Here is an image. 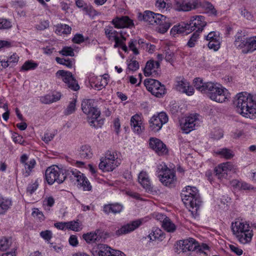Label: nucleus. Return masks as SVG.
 <instances>
[{"instance_id":"4468645a","label":"nucleus","mask_w":256,"mask_h":256,"mask_svg":"<svg viewBox=\"0 0 256 256\" xmlns=\"http://www.w3.org/2000/svg\"><path fill=\"white\" fill-rule=\"evenodd\" d=\"M144 84L147 90L158 98L162 96L166 92L164 85L156 80L147 78L144 80Z\"/></svg>"},{"instance_id":"680f3d73","label":"nucleus","mask_w":256,"mask_h":256,"mask_svg":"<svg viewBox=\"0 0 256 256\" xmlns=\"http://www.w3.org/2000/svg\"><path fill=\"white\" fill-rule=\"evenodd\" d=\"M84 10L90 16L94 17L98 14V12L90 6L87 4L84 6Z\"/></svg>"},{"instance_id":"09e8293b","label":"nucleus","mask_w":256,"mask_h":256,"mask_svg":"<svg viewBox=\"0 0 256 256\" xmlns=\"http://www.w3.org/2000/svg\"><path fill=\"white\" fill-rule=\"evenodd\" d=\"M38 64L30 60L26 61L21 68V70L28 71L35 69Z\"/></svg>"},{"instance_id":"e2e57ef3","label":"nucleus","mask_w":256,"mask_h":256,"mask_svg":"<svg viewBox=\"0 0 256 256\" xmlns=\"http://www.w3.org/2000/svg\"><path fill=\"white\" fill-rule=\"evenodd\" d=\"M40 234L41 238L47 242H49L52 237V233L50 230L42 231Z\"/></svg>"},{"instance_id":"052dcab7","label":"nucleus","mask_w":256,"mask_h":256,"mask_svg":"<svg viewBox=\"0 0 256 256\" xmlns=\"http://www.w3.org/2000/svg\"><path fill=\"white\" fill-rule=\"evenodd\" d=\"M127 64L128 69L132 71H135L139 68L138 62L136 60H127Z\"/></svg>"},{"instance_id":"6e6552de","label":"nucleus","mask_w":256,"mask_h":256,"mask_svg":"<svg viewBox=\"0 0 256 256\" xmlns=\"http://www.w3.org/2000/svg\"><path fill=\"white\" fill-rule=\"evenodd\" d=\"M208 94L211 100L219 103L226 102L230 98V94L228 90L218 83L212 82Z\"/></svg>"},{"instance_id":"7ed1b4c3","label":"nucleus","mask_w":256,"mask_h":256,"mask_svg":"<svg viewBox=\"0 0 256 256\" xmlns=\"http://www.w3.org/2000/svg\"><path fill=\"white\" fill-rule=\"evenodd\" d=\"M232 234L242 244H249L253 236L252 230L249 224L242 219H236L231 224Z\"/></svg>"},{"instance_id":"4d7b16f0","label":"nucleus","mask_w":256,"mask_h":256,"mask_svg":"<svg viewBox=\"0 0 256 256\" xmlns=\"http://www.w3.org/2000/svg\"><path fill=\"white\" fill-rule=\"evenodd\" d=\"M232 184H236L240 187L241 189L245 190H252L254 188V187L252 185L246 182H239L237 180H234L232 182Z\"/></svg>"},{"instance_id":"412c9836","label":"nucleus","mask_w":256,"mask_h":256,"mask_svg":"<svg viewBox=\"0 0 256 256\" xmlns=\"http://www.w3.org/2000/svg\"><path fill=\"white\" fill-rule=\"evenodd\" d=\"M146 221L147 218H146L132 221L124 225L120 228L116 230V234L118 236H120L130 232Z\"/></svg>"},{"instance_id":"0eeeda50","label":"nucleus","mask_w":256,"mask_h":256,"mask_svg":"<svg viewBox=\"0 0 256 256\" xmlns=\"http://www.w3.org/2000/svg\"><path fill=\"white\" fill-rule=\"evenodd\" d=\"M182 200L187 208H196L200 205L199 194L198 189L194 186H186L181 194Z\"/></svg>"},{"instance_id":"ddd939ff","label":"nucleus","mask_w":256,"mask_h":256,"mask_svg":"<svg viewBox=\"0 0 256 256\" xmlns=\"http://www.w3.org/2000/svg\"><path fill=\"white\" fill-rule=\"evenodd\" d=\"M200 124V116L197 114H191L180 120V127L184 132L188 134L194 130Z\"/></svg>"},{"instance_id":"3c124183","label":"nucleus","mask_w":256,"mask_h":256,"mask_svg":"<svg viewBox=\"0 0 256 256\" xmlns=\"http://www.w3.org/2000/svg\"><path fill=\"white\" fill-rule=\"evenodd\" d=\"M39 185V180H36L31 182L27 188V193L32 194L38 188Z\"/></svg>"},{"instance_id":"473e14b6","label":"nucleus","mask_w":256,"mask_h":256,"mask_svg":"<svg viewBox=\"0 0 256 256\" xmlns=\"http://www.w3.org/2000/svg\"><path fill=\"white\" fill-rule=\"evenodd\" d=\"M159 68L158 62H154L153 60L147 62L144 70V73L146 76H150L156 74V70Z\"/></svg>"},{"instance_id":"f704fd0d","label":"nucleus","mask_w":256,"mask_h":256,"mask_svg":"<svg viewBox=\"0 0 256 256\" xmlns=\"http://www.w3.org/2000/svg\"><path fill=\"white\" fill-rule=\"evenodd\" d=\"M71 31V27L66 24H59L54 26V32L59 36H68L70 34Z\"/></svg>"},{"instance_id":"c756f323","label":"nucleus","mask_w":256,"mask_h":256,"mask_svg":"<svg viewBox=\"0 0 256 256\" xmlns=\"http://www.w3.org/2000/svg\"><path fill=\"white\" fill-rule=\"evenodd\" d=\"M112 24L118 28H128L133 25L132 20L127 16L116 17L112 20Z\"/></svg>"},{"instance_id":"f257e3e1","label":"nucleus","mask_w":256,"mask_h":256,"mask_svg":"<svg viewBox=\"0 0 256 256\" xmlns=\"http://www.w3.org/2000/svg\"><path fill=\"white\" fill-rule=\"evenodd\" d=\"M234 104L237 111L243 116L254 118L256 116V94L246 92L238 94L235 98Z\"/></svg>"},{"instance_id":"bf43d9fd","label":"nucleus","mask_w":256,"mask_h":256,"mask_svg":"<svg viewBox=\"0 0 256 256\" xmlns=\"http://www.w3.org/2000/svg\"><path fill=\"white\" fill-rule=\"evenodd\" d=\"M60 53L64 56H74V50L70 46H64L60 52Z\"/></svg>"},{"instance_id":"58836bf2","label":"nucleus","mask_w":256,"mask_h":256,"mask_svg":"<svg viewBox=\"0 0 256 256\" xmlns=\"http://www.w3.org/2000/svg\"><path fill=\"white\" fill-rule=\"evenodd\" d=\"M11 200L0 196V214H5L12 206Z\"/></svg>"},{"instance_id":"1a4fd4ad","label":"nucleus","mask_w":256,"mask_h":256,"mask_svg":"<svg viewBox=\"0 0 256 256\" xmlns=\"http://www.w3.org/2000/svg\"><path fill=\"white\" fill-rule=\"evenodd\" d=\"M156 173L160 182L166 186H170L176 182L174 170L168 168L164 162L158 165Z\"/></svg>"},{"instance_id":"cd10ccee","label":"nucleus","mask_w":256,"mask_h":256,"mask_svg":"<svg viewBox=\"0 0 256 256\" xmlns=\"http://www.w3.org/2000/svg\"><path fill=\"white\" fill-rule=\"evenodd\" d=\"M20 57L16 53H13L7 56H0V63L3 68L13 67L17 64Z\"/></svg>"},{"instance_id":"f8f14e48","label":"nucleus","mask_w":256,"mask_h":256,"mask_svg":"<svg viewBox=\"0 0 256 256\" xmlns=\"http://www.w3.org/2000/svg\"><path fill=\"white\" fill-rule=\"evenodd\" d=\"M105 33L110 40L114 41V48L120 47L124 52H128V48L124 44L126 39L122 30L118 32L112 27H108L105 29Z\"/></svg>"},{"instance_id":"5fc2aeb1","label":"nucleus","mask_w":256,"mask_h":256,"mask_svg":"<svg viewBox=\"0 0 256 256\" xmlns=\"http://www.w3.org/2000/svg\"><path fill=\"white\" fill-rule=\"evenodd\" d=\"M56 60L58 64L64 65L68 68H72L74 66L73 62L69 59H64L56 57Z\"/></svg>"},{"instance_id":"6e6d98bb","label":"nucleus","mask_w":256,"mask_h":256,"mask_svg":"<svg viewBox=\"0 0 256 256\" xmlns=\"http://www.w3.org/2000/svg\"><path fill=\"white\" fill-rule=\"evenodd\" d=\"M76 100H74L70 102L66 110H64V114L66 115L74 113L76 109Z\"/></svg>"},{"instance_id":"aec40b11","label":"nucleus","mask_w":256,"mask_h":256,"mask_svg":"<svg viewBox=\"0 0 256 256\" xmlns=\"http://www.w3.org/2000/svg\"><path fill=\"white\" fill-rule=\"evenodd\" d=\"M175 88L178 92L191 96L194 93V90L190 82L183 78H176L174 84Z\"/></svg>"},{"instance_id":"39448f33","label":"nucleus","mask_w":256,"mask_h":256,"mask_svg":"<svg viewBox=\"0 0 256 256\" xmlns=\"http://www.w3.org/2000/svg\"><path fill=\"white\" fill-rule=\"evenodd\" d=\"M234 44L242 54L252 53L256 50V36H248L240 30L234 36Z\"/></svg>"},{"instance_id":"a878e982","label":"nucleus","mask_w":256,"mask_h":256,"mask_svg":"<svg viewBox=\"0 0 256 256\" xmlns=\"http://www.w3.org/2000/svg\"><path fill=\"white\" fill-rule=\"evenodd\" d=\"M130 126L134 132L141 134L144 130L143 118L142 114H136L130 119Z\"/></svg>"},{"instance_id":"f03ea898","label":"nucleus","mask_w":256,"mask_h":256,"mask_svg":"<svg viewBox=\"0 0 256 256\" xmlns=\"http://www.w3.org/2000/svg\"><path fill=\"white\" fill-rule=\"evenodd\" d=\"M138 18L139 20L144 21L150 25L159 26L158 32L161 34L166 32L171 26L169 18L162 14L150 10L139 12Z\"/></svg>"},{"instance_id":"f3484780","label":"nucleus","mask_w":256,"mask_h":256,"mask_svg":"<svg viewBox=\"0 0 256 256\" xmlns=\"http://www.w3.org/2000/svg\"><path fill=\"white\" fill-rule=\"evenodd\" d=\"M165 238V233L161 229L154 228L147 236L148 240L146 243V246L151 248L154 247L157 244L164 240Z\"/></svg>"},{"instance_id":"4be33fe9","label":"nucleus","mask_w":256,"mask_h":256,"mask_svg":"<svg viewBox=\"0 0 256 256\" xmlns=\"http://www.w3.org/2000/svg\"><path fill=\"white\" fill-rule=\"evenodd\" d=\"M206 40L208 42V48L214 52L218 51L221 45L222 38L217 32H210L206 36Z\"/></svg>"},{"instance_id":"de8ad7c7","label":"nucleus","mask_w":256,"mask_h":256,"mask_svg":"<svg viewBox=\"0 0 256 256\" xmlns=\"http://www.w3.org/2000/svg\"><path fill=\"white\" fill-rule=\"evenodd\" d=\"M68 230L75 232L80 231L82 229V224L78 221H71L68 222Z\"/></svg>"},{"instance_id":"20e7f679","label":"nucleus","mask_w":256,"mask_h":256,"mask_svg":"<svg viewBox=\"0 0 256 256\" xmlns=\"http://www.w3.org/2000/svg\"><path fill=\"white\" fill-rule=\"evenodd\" d=\"M82 112L87 116L89 124L94 128L102 126L104 120L100 118V111L94 106V101L92 100H86L82 102Z\"/></svg>"},{"instance_id":"dca6fc26","label":"nucleus","mask_w":256,"mask_h":256,"mask_svg":"<svg viewBox=\"0 0 256 256\" xmlns=\"http://www.w3.org/2000/svg\"><path fill=\"white\" fill-rule=\"evenodd\" d=\"M168 122V116L164 112L154 114L150 120V128L152 131H159L162 126Z\"/></svg>"},{"instance_id":"774afa93","label":"nucleus","mask_w":256,"mask_h":256,"mask_svg":"<svg viewBox=\"0 0 256 256\" xmlns=\"http://www.w3.org/2000/svg\"><path fill=\"white\" fill-rule=\"evenodd\" d=\"M72 41L73 42L76 44H80L84 41V38L83 36L81 34H76L72 38Z\"/></svg>"},{"instance_id":"c9c22d12","label":"nucleus","mask_w":256,"mask_h":256,"mask_svg":"<svg viewBox=\"0 0 256 256\" xmlns=\"http://www.w3.org/2000/svg\"><path fill=\"white\" fill-rule=\"evenodd\" d=\"M155 6L162 12L170 10L172 7L170 0H156Z\"/></svg>"},{"instance_id":"338daca9","label":"nucleus","mask_w":256,"mask_h":256,"mask_svg":"<svg viewBox=\"0 0 256 256\" xmlns=\"http://www.w3.org/2000/svg\"><path fill=\"white\" fill-rule=\"evenodd\" d=\"M40 100L42 102L46 104L52 103V98L51 94H48L40 97Z\"/></svg>"},{"instance_id":"864d4df0","label":"nucleus","mask_w":256,"mask_h":256,"mask_svg":"<svg viewBox=\"0 0 256 256\" xmlns=\"http://www.w3.org/2000/svg\"><path fill=\"white\" fill-rule=\"evenodd\" d=\"M200 32H194L191 36L190 39L187 43V45L190 48H192L195 46L198 39L200 37Z\"/></svg>"},{"instance_id":"37998d69","label":"nucleus","mask_w":256,"mask_h":256,"mask_svg":"<svg viewBox=\"0 0 256 256\" xmlns=\"http://www.w3.org/2000/svg\"><path fill=\"white\" fill-rule=\"evenodd\" d=\"M162 226L164 230L169 232H173L176 230V226L168 217L162 224Z\"/></svg>"},{"instance_id":"423d86ee","label":"nucleus","mask_w":256,"mask_h":256,"mask_svg":"<svg viewBox=\"0 0 256 256\" xmlns=\"http://www.w3.org/2000/svg\"><path fill=\"white\" fill-rule=\"evenodd\" d=\"M176 252L180 253L188 251L196 250L200 252L206 254L204 250H208V246L205 244L200 245L198 242L194 238H188L178 241L176 247Z\"/></svg>"},{"instance_id":"7c9ffc66","label":"nucleus","mask_w":256,"mask_h":256,"mask_svg":"<svg viewBox=\"0 0 256 256\" xmlns=\"http://www.w3.org/2000/svg\"><path fill=\"white\" fill-rule=\"evenodd\" d=\"M212 82H204L203 80L200 78H194L193 82L196 88L202 93H208L210 88L212 86Z\"/></svg>"},{"instance_id":"9b49d317","label":"nucleus","mask_w":256,"mask_h":256,"mask_svg":"<svg viewBox=\"0 0 256 256\" xmlns=\"http://www.w3.org/2000/svg\"><path fill=\"white\" fill-rule=\"evenodd\" d=\"M67 172L71 180L75 182L78 187L82 188L84 191L92 190V186L83 173L74 168H69Z\"/></svg>"},{"instance_id":"a18cd8bd","label":"nucleus","mask_w":256,"mask_h":256,"mask_svg":"<svg viewBox=\"0 0 256 256\" xmlns=\"http://www.w3.org/2000/svg\"><path fill=\"white\" fill-rule=\"evenodd\" d=\"M54 198L51 196H46L43 200V206L46 210H50V208L54 204Z\"/></svg>"},{"instance_id":"13d9d810","label":"nucleus","mask_w":256,"mask_h":256,"mask_svg":"<svg viewBox=\"0 0 256 256\" xmlns=\"http://www.w3.org/2000/svg\"><path fill=\"white\" fill-rule=\"evenodd\" d=\"M32 215L34 218H37L40 221L44 220V216L42 212L37 208L32 209Z\"/></svg>"},{"instance_id":"a19ab883","label":"nucleus","mask_w":256,"mask_h":256,"mask_svg":"<svg viewBox=\"0 0 256 256\" xmlns=\"http://www.w3.org/2000/svg\"><path fill=\"white\" fill-rule=\"evenodd\" d=\"M101 158L106 159V160H110L115 163H120L118 159V152L114 150H108L104 156Z\"/></svg>"},{"instance_id":"603ef678","label":"nucleus","mask_w":256,"mask_h":256,"mask_svg":"<svg viewBox=\"0 0 256 256\" xmlns=\"http://www.w3.org/2000/svg\"><path fill=\"white\" fill-rule=\"evenodd\" d=\"M129 49L132 50L134 54L138 55L139 54L138 46L137 44V40H131L128 44Z\"/></svg>"},{"instance_id":"e433bc0d","label":"nucleus","mask_w":256,"mask_h":256,"mask_svg":"<svg viewBox=\"0 0 256 256\" xmlns=\"http://www.w3.org/2000/svg\"><path fill=\"white\" fill-rule=\"evenodd\" d=\"M108 74H105L102 76H99L96 78L94 82H92L94 83V88L97 90H100L104 88L108 83Z\"/></svg>"},{"instance_id":"393cba45","label":"nucleus","mask_w":256,"mask_h":256,"mask_svg":"<svg viewBox=\"0 0 256 256\" xmlns=\"http://www.w3.org/2000/svg\"><path fill=\"white\" fill-rule=\"evenodd\" d=\"M236 167L230 162L219 164L214 168L216 175L220 179L225 178L230 172H235Z\"/></svg>"},{"instance_id":"6ab92c4d","label":"nucleus","mask_w":256,"mask_h":256,"mask_svg":"<svg viewBox=\"0 0 256 256\" xmlns=\"http://www.w3.org/2000/svg\"><path fill=\"white\" fill-rule=\"evenodd\" d=\"M200 5L199 0H178L174 7L178 11L188 12L198 8Z\"/></svg>"},{"instance_id":"9d476101","label":"nucleus","mask_w":256,"mask_h":256,"mask_svg":"<svg viewBox=\"0 0 256 256\" xmlns=\"http://www.w3.org/2000/svg\"><path fill=\"white\" fill-rule=\"evenodd\" d=\"M66 170L57 166L48 168L45 172V179L48 184L52 185L55 182L61 184L66 178Z\"/></svg>"},{"instance_id":"b1692460","label":"nucleus","mask_w":256,"mask_h":256,"mask_svg":"<svg viewBox=\"0 0 256 256\" xmlns=\"http://www.w3.org/2000/svg\"><path fill=\"white\" fill-rule=\"evenodd\" d=\"M20 162L23 166L22 170L23 175L25 177L29 176L36 166V160L34 158L28 160V155L24 154L20 156Z\"/></svg>"},{"instance_id":"79ce46f5","label":"nucleus","mask_w":256,"mask_h":256,"mask_svg":"<svg viewBox=\"0 0 256 256\" xmlns=\"http://www.w3.org/2000/svg\"><path fill=\"white\" fill-rule=\"evenodd\" d=\"M80 154L82 158L89 159L92 157L93 152L90 146L84 145L80 148Z\"/></svg>"},{"instance_id":"8fccbe9b","label":"nucleus","mask_w":256,"mask_h":256,"mask_svg":"<svg viewBox=\"0 0 256 256\" xmlns=\"http://www.w3.org/2000/svg\"><path fill=\"white\" fill-rule=\"evenodd\" d=\"M200 6L206 11V12L212 14H216V11L214 8V6L209 2H204Z\"/></svg>"},{"instance_id":"4c0bfd02","label":"nucleus","mask_w":256,"mask_h":256,"mask_svg":"<svg viewBox=\"0 0 256 256\" xmlns=\"http://www.w3.org/2000/svg\"><path fill=\"white\" fill-rule=\"evenodd\" d=\"M123 210L122 205L119 204H114L105 205L103 210L106 214L112 212L114 214L120 213Z\"/></svg>"},{"instance_id":"2f4dec72","label":"nucleus","mask_w":256,"mask_h":256,"mask_svg":"<svg viewBox=\"0 0 256 256\" xmlns=\"http://www.w3.org/2000/svg\"><path fill=\"white\" fill-rule=\"evenodd\" d=\"M190 32V26L188 23L182 22L174 25L170 30V34L173 36H175L176 34H188Z\"/></svg>"},{"instance_id":"5701e85b","label":"nucleus","mask_w":256,"mask_h":256,"mask_svg":"<svg viewBox=\"0 0 256 256\" xmlns=\"http://www.w3.org/2000/svg\"><path fill=\"white\" fill-rule=\"evenodd\" d=\"M149 146L150 148L159 156L166 155L168 153V149L166 145L158 138H150Z\"/></svg>"},{"instance_id":"49530a36","label":"nucleus","mask_w":256,"mask_h":256,"mask_svg":"<svg viewBox=\"0 0 256 256\" xmlns=\"http://www.w3.org/2000/svg\"><path fill=\"white\" fill-rule=\"evenodd\" d=\"M216 154L226 159L231 158L234 156L233 152L231 150L227 148H222L220 150H218L216 152Z\"/></svg>"},{"instance_id":"ea45409f","label":"nucleus","mask_w":256,"mask_h":256,"mask_svg":"<svg viewBox=\"0 0 256 256\" xmlns=\"http://www.w3.org/2000/svg\"><path fill=\"white\" fill-rule=\"evenodd\" d=\"M100 230L90 232L82 235V238L88 244H93L99 240L98 234Z\"/></svg>"},{"instance_id":"c85d7f7f","label":"nucleus","mask_w":256,"mask_h":256,"mask_svg":"<svg viewBox=\"0 0 256 256\" xmlns=\"http://www.w3.org/2000/svg\"><path fill=\"white\" fill-rule=\"evenodd\" d=\"M138 180L139 184L147 192H152V186L148 172L142 170L138 174Z\"/></svg>"},{"instance_id":"0e129e2a","label":"nucleus","mask_w":256,"mask_h":256,"mask_svg":"<svg viewBox=\"0 0 256 256\" xmlns=\"http://www.w3.org/2000/svg\"><path fill=\"white\" fill-rule=\"evenodd\" d=\"M11 26L12 24L10 21L6 19L0 18V30L8 28Z\"/></svg>"},{"instance_id":"c03bdc74","label":"nucleus","mask_w":256,"mask_h":256,"mask_svg":"<svg viewBox=\"0 0 256 256\" xmlns=\"http://www.w3.org/2000/svg\"><path fill=\"white\" fill-rule=\"evenodd\" d=\"M12 244L10 238L2 237L0 239V250L4 251L10 248Z\"/></svg>"},{"instance_id":"72a5a7b5","label":"nucleus","mask_w":256,"mask_h":256,"mask_svg":"<svg viewBox=\"0 0 256 256\" xmlns=\"http://www.w3.org/2000/svg\"><path fill=\"white\" fill-rule=\"evenodd\" d=\"M120 163H115L106 159L100 158L99 168L103 172H112L120 165Z\"/></svg>"},{"instance_id":"bb28decb","label":"nucleus","mask_w":256,"mask_h":256,"mask_svg":"<svg viewBox=\"0 0 256 256\" xmlns=\"http://www.w3.org/2000/svg\"><path fill=\"white\" fill-rule=\"evenodd\" d=\"M115 250L107 245L99 244L92 248V253L94 256H111Z\"/></svg>"},{"instance_id":"a211bd4d","label":"nucleus","mask_w":256,"mask_h":256,"mask_svg":"<svg viewBox=\"0 0 256 256\" xmlns=\"http://www.w3.org/2000/svg\"><path fill=\"white\" fill-rule=\"evenodd\" d=\"M188 23L190 32L196 30V32L200 33L204 30L207 24L205 18L200 15L191 16Z\"/></svg>"},{"instance_id":"2eb2a0df","label":"nucleus","mask_w":256,"mask_h":256,"mask_svg":"<svg viewBox=\"0 0 256 256\" xmlns=\"http://www.w3.org/2000/svg\"><path fill=\"white\" fill-rule=\"evenodd\" d=\"M58 79L62 80L68 87L74 90H77L80 86L76 80L73 77L72 73L64 70H59L56 73Z\"/></svg>"},{"instance_id":"69168bd1","label":"nucleus","mask_w":256,"mask_h":256,"mask_svg":"<svg viewBox=\"0 0 256 256\" xmlns=\"http://www.w3.org/2000/svg\"><path fill=\"white\" fill-rule=\"evenodd\" d=\"M230 250L235 253L238 256H241L242 254L243 251L238 246L234 244L230 245Z\"/></svg>"}]
</instances>
